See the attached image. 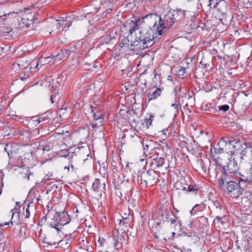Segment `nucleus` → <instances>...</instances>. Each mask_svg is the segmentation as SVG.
Here are the masks:
<instances>
[{"mask_svg":"<svg viewBox=\"0 0 252 252\" xmlns=\"http://www.w3.org/2000/svg\"><path fill=\"white\" fill-rule=\"evenodd\" d=\"M205 110L211 113H215L217 111V108L213 106L211 103H208L206 105Z\"/></svg>","mask_w":252,"mask_h":252,"instance_id":"obj_50","label":"nucleus"},{"mask_svg":"<svg viewBox=\"0 0 252 252\" xmlns=\"http://www.w3.org/2000/svg\"><path fill=\"white\" fill-rule=\"evenodd\" d=\"M194 74L196 79H205L208 77L209 72L206 69L199 67L195 69Z\"/></svg>","mask_w":252,"mask_h":252,"instance_id":"obj_21","label":"nucleus"},{"mask_svg":"<svg viewBox=\"0 0 252 252\" xmlns=\"http://www.w3.org/2000/svg\"><path fill=\"white\" fill-rule=\"evenodd\" d=\"M213 8H217L218 11L221 14L220 20L223 24H227L231 21L232 16L229 9V4L224 0H221L220 1H216L213 6Z\"/></svg>","mask_w":252,"mask_h":252,"instance_id":"obj_4","label":"nucleus"},{"mask_svg":"<svg viewBox=\"0 0 252 252\" xmlns=\"http://www.w3.org/2000/svg\"><path fill=\"white\" fill-rule=\"evenodd\" d=\"M219 83H220V89H223V87L225 86H227L228 85V84L229 83L227 81V80H219Z\"/></svg>","mask_w":252,"mask_h":252,"instance_id":"obj_56","label":"nucleus"},{"mask_svg":"<svg viewBox=\"0 0 252 252\" xmlns=\"http://www.w3.org/2000/svg\"><path fill=\"white\" fill-rule=\"evenodd\" d=\"M228 194L232 198H237L242 194L245 186H242L239 182L234 181L227 183L225 186Z\"/></svg>","mask_w":252,"mask_h":252,"instance_id":"obj_5","label":"nucleus"},{"mask_svg":"<svg viewBox=\"0 0 252 252\" xmlns=\"http://www.w3.org/2000/svg\"><path fill=\"white\" fill-rule=\"evenodd\" d=\"M229 161L227 162V165L224 167V169L227 170L229 174H237L239 169V165L238 163L237 158L236 157H231L229 158Z\"/></svg>","mask_w":252,"mask_h":252,"instance_id":"obj_8","label":"nucleus"},{"mask_svg":"<svg viewBox=\"0 0 252 252\" xmlns=\"http://www.w3.org/2000/svg\"><path fill=\"white\" fill-rule=\"evenodd\" d=\"M128 237L127 236V234L125 231L123 232L120 236H119V238L120 241L122 244H125V245L128 243V241L126 238Z\"/></svg>","mask_w":252,"mask_h":252,"instance_id":"obj_43","label":"nucleus"},{"mask_svg":"<svg viewBox=\"0 0 252 252\" xmlns=\"http://www.w3.org/2000/svg\"><path fill=\"white\" fill-rule=\"evenodd\" d=\"M203 0V2L204 4L210 7V8H213V7L211 6V2H212L213 1V0Z\"/></svg>","mask_w":252,"mask_h":252,"instance_id":"obj_60","label":"nucleus"},{"mask_svg":"<svg viewBox=\"0 0 252 252\" xmlns=\"http://www.w3.org/2000/svg\"><path fill=\"white\" fill-rule=\"evenodd\" d=\"M21 174L24 178H26L28 180H30V176L31 175H32V172L28 168L23 169V170L21 172Z\"/></svg>","mask_w":252,"mask_h":252,"instance_id":"obj_35","label":"nucleus"},{"mask_svg":"<svg viewBox=\"0 0 252 252\" xmlns=\"http://www.w3.org/2000/svg\"><path fill=\"white\" fill-rule=\"evenodd\" d=\"M144 41L140 37V36L137 34L133 41L130 43V45L133 48L132 50H142L145 49L148 45L146 43H144Z\"/></svg>","mask_w":252,"mask_h":252,"instance_id":"obj_11","label":"nucleus"},{"mask_svg":"<svg viewBox=\"0 0 252 252\" xmlns=\"http://www.w3.org/2000/svg\"><path fill=\"white\" fill-rule=\"evenodd\" d=\"M154 117H155L154 115L152 114H150L149 118H146L144 119V122L146 125V127L147 128L149 127V126L152 125Z\"/></svg>","mask_w":252,"mask_h":252,"instance_id":"obj_46","label":"nucleus"},{"mask_svg":"<svg viewBox=\"0 0 252 252\" xmlns=\"http://www.w3.org/2000/svg\"><path fill=\"white\" fill-rule=\"evenodd\" d=\"M56 80V83L55 86H51V87L50 88V90L52 94H58V90L57 88L60 86V83L57 81V80Z\"/></svg>","mask_w":252,"mask_h":252,"instance_id":"obj_51","label":"nucleus"},{"mask_svg":"<svg viewBox=\"0 0 252 252\" xmlns=\"http://www.w3.org/2000/svg\"><path fill=\"white\" fill-rule=\"evenodd\" d=\"M199 164L201 167L203 171L206 173L208 171L209 174V168L213 164H211L210 160L209 159L206 158L205 160H201L200 161Z\"/></svg>","mask_w":252,"mask_h":252,"instance_id":"obj_27","label":"nucleus"},{"mask_svg":"<svg viewBox=\"0 0 252 252\" xmlns=\"http://www.w3.org/2000/svg\"><path fill=\"white\" fill-rule=\"evenodd\" d=\"M209 200L212 202L213 205L216 207L217 210L220 211L221 210V205L220 202L215 197L209 199Z\"/></svg>","mask_w":252,"mask_h":252,"instance_id":"obj_33","label":"nucleus"},{"mask_svg":"<svg viewBox=\"0 0 252 252\" xmlns=\"http://www.w3.org/2000/svg\"><path fill=\"white\" fill-rule=\"evenodd\" d=\"M165 163L164 157H160L158 155H154L151 157V166L154 168L161 167Z\"/></svg>","mask_w":252,"mask_h":252,"instance_id":"obj_13","label":"nucleus"},{"mask_svg":"<svg viewBox=\"0 0 252 252\" xmlns=\"http://www.w3.org/2000/svg\"><path fill=\"white\" fill-rule=\"evenodd\" d=\"M162 90H163V87L160 88H158L157 85L154 86L151 91L148 94L149 101L155 100L158 97L161 95Z\"/></svg>","mask_w":252,"mask_h":252,"instance_id":"obj_14","label":"nucleus"},{"mask_svg":"<svg viewBox=\"0 0 252 252\" xmlns=\"http://www.w3.org/2000/svg\"><path fill=\"white\" fill-rule=\"evenodd\" d=\"M1 31L3 33H9L12 31V28L10 27H1Z\"/></svg>","mask_w":252,"mask_h":252,"instance_id":"obj_59","label":"nucleus"},{"mask_svg":"<svg viewBox=\"0 0 252 252\" xmlns=\"http://www.w3.org/2000/svg\"><path fill=\"white\" fill-rule=\"evenodd\" d=\"M39 64H40V66H42V62L41 59H38L37 60L32 61L30 64V69L32 70V69H37V70L39 69L38 68Z\"/></svg>","mask_w":252,"mask_h":252,"instance_id":"obj_28","label":"nucleus"},{"mask_svg":"<svg viewBox=\"0 0 252 252\" xmlns=\"http://www.w3.org/2000/svg\"><path fill=\"white\" fill-rule=\"evenodd\" d=\"M198 189L199 188L196 185H189L187 188V191L189 192H192L193 194L196 195L198 193Z\"/></svg>","mask_w":252,"mask_h":252,"instance_id":"obj_37","label":"nucleus"},{"mask_svg":"<svg viewBox=\"0 0 252 252\" xmlns=\"http://www.w3.org/2000/svg\"><path fill=\"white\" fill-rule=\"evenodd\" d=\"M213 151L215 154H220L222 152H223V148L220 147H214L213 148Z\"/></svg>","mask_w":252,"mask_h":252,"instance_id":"obj_58","label":"nucleus"},{"mask_svg":"<svg viewBox=\"0 0 252 252\" xmlns=\"http://www.w3.org/2000/svg\"><path fill=\"white\" fill-rule=\"evenodd\" d=\"M52 213L58 217L60 223L62 224V227L68 224L70 221V218L67 212H63L62 213H58L54 210L49 211L46 214V216L42 218V220L43 219H46L47 218H49Z\"/></svg>","mask_w":252,"mask_h":252,"instance_id":"obj_7","label":"nucleus"},{"mask_svg":"<svg viewBox=\"0 0 252 252\" xmlns=\"http://www.w3.org/2000/svg\"><path fill=\"white\" fill-rule=\"evenodd\" d=\"M159 177V174L153 169L143 172L140 176L141 187L146 188L154 186L157 183Z\"/></svg>","mask_w":252,"mask_h":252,"instance_id":"obj_3","label":"nucleus"},{"mask_svg":"<svg viewBox=\"0 0 252 252\" xmlns=\"http://www.w3.org/2000/svg\"><path fill=\"white\" fill-rule=\"evenodd\" d=\"M69 163L70 167H71V168L72 171H74V172H76V170L78 169V167L73 164L72 161L69 162Z\"/></svg>","mask_w":252,"mask_h":252,"instance_id":"obj_61","label":"nucleus"},{"mask_svg":"<svg viewBox=\"0 0 252 252\" xmlns=\"http://www.w3.org/2000/svg\"><path fill=\"white\" fill-rule=\"evenodd\" d=\"M57 21L58 22L57 23L58 28L59 27H60L61 26H64V27H66V28H69L71 25V22L68 23V22H70V20L68 21L67 18H66V20H58Z\"/></svg>","mask_w":252,"mask_h":252,"instance_id":"obj_34","label":"nucleus"},{"mask_svg":"<svg viewBox=\"0 0 252 252\" xmlns=\"http://www.w3.org/2000/svg\"><path fill=\"white\" fill-rule=\"evenodd\" d=\"M245 238L247 239L248 244L252 245V229H249L246 231Z\"/></svg>","mask_w":252,"mask_h":252,"instance_id":"obj_36","label":"nucleus"},{"mask_svg":"<svg viewBox=\"0 0 252 252\" xmlns=\"http://www.w3.org/2000/svg\"><path fill=\"white\" fill-rule=\"evenodd\" d=\"M59 243H60L62 246H64V249H67L69 246V242L65 241L64 240H61Z\"/></svg>","mask_w":252,"mask_h":252,"instance_id":"obj_55","label":"nucleus"},{"mask_svg":"<svg viewBox=\"0 0 252 252\" xmlns=\"http://www.w3.org/2000/svg\"><path fill=\"white\" fill-rule=\"evenodd\" d=\"M154 76L155 79H157L158 78L162 79L166 77L163 72H162L161 70L159 68H157L154 70Z\"/></svg>","mask_w":252,"mask_h":252,"instance_id":"obj_38","label":"nucleus"},{"mask_svg":"<svg viewBox=\"0 0 252 252\" xmlns=\"http://www.w3.org/2000/svg\"><path fill=\"white\" fill-rule=\"evenodd\" d=\"M212 59L210 56H204L200 62V63L201 64L204 69L206 70L210 69L211 68V65L212 64Z\"/></svg>","mask_w":252,"mask_h":252,"instance_id":"obj_23","label":"nucleus"},{"mask_svg":"<svg viewBox=\"0 0 252 252\" xmlns=\"http://www.w3.org/2000/svg\"><path fill=\"white\" fill-rule=\"evenodd\" d=\"M206 205L203 203H201L200 204H196L194 205V207L192 208L191 212L193 211H195L196 213V211H201L203 210L205 208Z\"/></svg>","mask_w":252,"mask_h":252,"instance_id":"obj_44","label":"nucleus"},{"mask_svg":"<svg viewBox=\"0 0 252 252\" xmlns=\"http://www.w3.org/2000/svg\"><path fill=\"white\" fill-rule=\"evenodd\" d=\"M172 13L175 22L178 21H182L183 22L184 14V10L178 8L175 10L172 9Z\"/></svg>","mask_w":252,"mask_h":252,"instance_id":"obj_25","label":"nucleus"},{"mask_svg":"<svg viewBox=\"0 0 252 252\" xmlns=\"http://www.w3.org/2000/svg\"><path fill=\"white\" fill-rule=\"evenodd\" d=\"M113 38L110 34H106L102 36L99 39V42L101 45L109 43Z\"/></svg>","mask_w":252,"mask_h":252,"instance_id":"obj_30","label":"nucleus"},{"mask_svg":"<svg viewBox=\"0 0 252 252\" xmlns=\"http://www.w3.org/2000/svg\"><path fill=\"white\" fill-rule=\"evenodd\" d=\"M218 109H219V110H220V111L226 112L229 110V105H228L227 104H224V105H223L221 106H219L218 107Z\"/></svg>","mask_w":252,"mask_h":252,"instance_id":"obj_53","label":"nucleus"},{"mask_svg":"<svg viewBox=\"0 0 252 252\" xmlns=\"http://www.w3.org/2000/svg\"><path fill=\"white\" fill-rule=\"evenodd\" d=\"M101 5L103 8L105 9L102 15L103 18H104L112 13L114 6V0H108L102 3Z\"/></svg>","mask_w":252,"mask_h":252,"instance_id":"obj_15","label":"nucleus"},{"mask_svg":"<svg viewBox=\"0 0 252 252\" xmlns=\"http://www.w3.org/2000/svg\"><path fill=\"white\" fill-rule=\"evenodd\" d=\"M225 215L222 214V215H218L216 217L215 220H216L217 222L220 223L221 225H224L225 223L224 220Z\"/></svg>","mask_w":252,"mask_h":252,"instance_id":"obj_41","label":"nucleus"},{"mask_svg":"<svg viewBox=\"0 0 252 252\" xmlns=\"http://www.w3.org/2000/svg\"><path fill=\"white\" fill-rule=\"evenodd\" d=\"M51 114L49 112H46L45 113L42 114L39 117V120H41V122L45 121L46 120L50 119L51 118Z\"/></svg>","mask_w":252,"mask_h":252,"instance_id":"obj_47","label":"nucleus"},{"mask_svg":"<svg viewBox=\"0 0 252 252\" xmlns=\"http://www.w3.org/2000/svg\"><path fill=\"white\" fill-rule=\"evenodd\" d=\"M91 112L92 113V115H93V116L94 117V119L95 121L100 120V121L99 122V123L100 124H102V115H96V114L94 112V111L93 109L92 110Z\"/></svg>","mask_w":252,"mask_h":252,"instance_id":"obj_52","label":"nucleus"},{"mask_svg":"<svg viewBox=\"0 0 252 252\" xmlns=\"http://www.w3.org/2000/svg\"><path fill=\"white\" fill-rule=\"evenodd\" d=\"M144 23L151 24L154 31H157L158 35L161 36L166 30L168 29L175 22L172 13V9L165 12L163 15L158 17L157 14H151L143 18Z\"/></svg>","mask_w":252,"mask_h":252,"instance_id":"obj_1","label":"nucleus"},{"mask_svg":"<svg viewBox=\"0 0 252 252\" xmlns=\"http://www.w3.org/2000/svg\"><path fill=\"white\" fill-rule=\"evenodd\" d=\"M150 24V25H149V29L140 30L138 33V35L144 41V43H146L148 46L152 45V42L154 38V34L155 33L156 35L158 34L157 31L154 30L153 26L151 24Z\"/></svg>","mask_w":252,"mask_h":252,"instance_id":"obj_6","label":"nucleus"},{"mask_svg":"<svg viewBox=\"0 0 252 252\" xmlns=\"http://www.w3.org/2000/svg\"><path fill=\"white\" fill-rule=\"evenodd\" d=\"M241 203L244 207H248L251 205V201L248 197L243 196L241 198Z\"/></svg>","mask_w":252,"mask_h":252,"instance_id":"obj_39","label":"nucleus"},{"mask_svg":"<svg viewBox=\"0 0 252 252\" xmlns=\"http://www.w3.org/2000/svg\"><path fill=\"white\" fill-rule=\"evenodd\" d=\"M57 154L59 155L60 157H66L68 156L69 152L67 149H64L61 148L59 150V152L56 153Z\"/></svg>","mask_w":252,"mask_h":252,"instance_id":"obj_48","label":"nucleus"},{"mask_svg":"<svg viewBox=\"0 0 252 252\" xmlns=\"http://www.w3.org/2000/svg\"><path fill=\"white\" fill-rule=\"evenodd\" d=\"M50 220L48 221V224L51 228H54L58 233L61 231L62 224L60 223L59 219L57 215L53 213L49 218Z\"/></svg>","mask_w":252,"mask_h":252,"instance_id":"obj_10","label":"nucleus"},{"mask_svg":"<svg viewBox=\"0 0 252 252\" xmlns=\"http://www.w3.org/2000/svg\"><path fill=\"white\" fill-rule=\"evenodd\" d=\"M195 12L189 10H184L183 22L187 23V25H191L194 20Z\"/></svg>","mask_w":252,"mask_h":252,"instance_id":"obj_17","label":"nucleus"},{"mask_svg":"<svg viewBox=\"0 0 252 252\" xmlns=\"http://www.w3.org/2000/svg\"><path fill=\"white\" fill-rule=\"evenodd\" d=\"M238 175H239L238 182L241 184L242 186H245V188L249 184H251V178L247 176L246 173L241 174V173H239Z\"/></svg>","mask_w":252,"mask_h":252,"instance_id":"obj_26","label":"nucleus"},{"mask_svg":"<svg viewBox=\"0 0 252 252\" xmlns=\"http://www.w3.org/2000/svg\"><path fill=\"white\" fill-rule=\"evenodd\" d=\"M240 142V139L238 136L234 135L233 136L222 137L220 139L218 144H225V145L229 144L233 147H235V145Z\"/></svg>","mask_w":252,"mask_h":252,"instance_id":"obj_9","label":"nucleus"},{"mask_svg":"<svg viewBox=\"0 0 252 252\" xmlns=\"http://www.w3.org/2000/svg\"><path fill=\"white\" fill-rule=\"evenodd\" d=\"M227 170L222 167L221 165L217 166L215 163L209 168V175L217 179L219 185L221 188L224 187L229 182H231V177L229 176Z\"/></svg>","mask_w":252,"mask_h":252,"instance_id":"obj_2","label":"nucleus"},{"mask_svg":"<svg viewBox=\"0 0 252 252\" xmlns=\"http://www.w3.org/2000/svg\"><path fill=\"white\" fill-rule=\"evenodd\" d=\"M138 22L139 21H130V27H127L128 29V32H127V33L126 35V36H127L128 37L129 35H131L134 32H135L137 30H139L140 29V24H138Z\"/></svg>","mask_w":252,"mask_h":252,"instance_id":"obj_20","label":"nucleus"},{"mask_svg":"<svg viewBox=\"0 0 252 252\" xmlns=\"http://www.w3.org/2000/svg\"><path fill=\"white\" fill-rule=\"evenodd\" d=\"M244 145L245 146L244 150H242L240 153L241 157L240 158L243 159V156H247L249 155L250 153V144L248 142H245L244 143Z\"/></svg>","mask_w":252,"mask_h":252,"instance_id":"obj_31","label":"nucleus"},{"mask_svg":"<svg viewBox=\"0 0 252 252\" xmlns=\"http://www.w3.org/2000/svg\"><path fill=\"white\" fill-rule=\"evenodd\" d=\"M247 176L251 178V183H252V167H251L248 172L246 173Z\"/></svg>","mask_w":252,"mask_h":252,"instance_id":"obj_63","label":"nucleus"},{"mask_svg":"<svg viewBox=\"0 0 252 252\" xmlns=\"http://www.w3.org/2000/svg\"><path fill=\"white\" fill-rule=\"evenodd\" d=\"M176 72L175 75L178 79L186 78L189 74V72L187 71V68L181 66L177 67Z\"/></svg>","mask_w":252,"mask_h":252,"instance_id":"obj_22","label":"nucleus"},{"mask_svg":"<svg viewBox=\"0 0 252 252\" xmlns=\"http://www.w3.org/2000/svg\"><path fill=\"white\" fill-rule=\"evenodd\" d=\"M105 182L104 178H103L102 180L96 178L93 183L92 188L94 191L100 192V195H101V192L105 190Z\"/></svg>","mask_w":252,"mask_h":252,"instance_id":"obj_12","label":"nucleus"},{"mask_svg":"<svg viewBox=\"0 0 252 252\" xmlns=\"http://www.w3.org/2000/svg\"><path fill=\"white\" fill-rule=\"evenodd\" d=\"M212 89L214 88L215 89H219L220 88V84L219 83V80H216V81H214L212 83Z\"/></svg>","mask_w":252,"mask_h":252,"instance_id":"obj_54","label":"nucleus"},{"mask_svg":"<svg viewBox=\"0 0 252 252\" xmlns=\"http://www.w3.org/2000/svg\"><path fill=\"white\" fill-rule=\"evenodd\" d=\"M30 9L27 8L25 9V13L23 15V16L25 17L26 19H28V21L31 22L32 24H33V21L37 19V16L38 14L35 11H31L30 12Z\"/></svg>","mask_w":252,"mask_h":252,"instance_id":"obj_18","label":"nucleus"},{"mask_svg":"<svg viewBox=\"0 0 252 252\" xmlns=\"http://www.w3.org/2000/svg\"><path fill=\"white\" fill-rule=\"evenodd\" d=\"M67 50H60L58 53L52 56V59L54 60L53 63L55 64L60 63L67 54Z\"/></svg>","mask_w":252,"mask_h":252,"instance_id":"obj_19","label":"nucleus"},{"mask_svg":"<svg viewBox=\"0 0 252 252\" xmlns=\"http://www.w3.org/2000/svg\"><path fill=\"white\" fill-rule=\"evenodd\" d=\"M130 45V43L129 38L127 36H125L122 40V41L119 43V49L120 51L126 52Z\"/></svg>","mask_w":252,"mask_h":252,"instance_id":"obj_24","label":"nucleus"},{"mask_svg":"<svg viewBox=\"0 0 252 252\" xmlns=\"http://www.w3.org/2000/svg\"><path fill=\"white\" fill-rule=\"evenodd\" d=\"M27 20L28 19H26L22 16L21 20L19 22V26L21 29L29 28L32 24V23Z\"/></svg>","mask_w":252,"mask_h":252,"instance_id":"obj_29","label":"nucleus"},{"mask_svg":"<svg viewBox=\"0 0 252 252\" xmlns=\"http://www.w3.org/2000/svg\"><path fill=\"white\" fill-rule=\"evenodd\" d=\"M50 144L51 145V150L55 153L58 152L60 149L66 146V145L63 143L62 140L58 138L52 140Z\"/></svg>","mask_w":252,"mask_h":252,"instance_id":"obj_16","label":"nucleus"},{"mask_svg":"<svg viewBox=\"0 0 252 252\" xmlns=\"http://www.w3.org/2000/svg\"><path fill=\"white\" fill-rule=\"evenodd\" d=\"M51 144H46L45 145H42L41 146V148H42V150L43 151H47V152H48L50 150H51Z\"/></svg>","mask_w":252,"mask_h":252,"instance_id":"obj_57","label":"nucleus"},{"mask_svg":"<svg viewBox=\"0 0 252 252\" xmlns=\"http://www.w3.org/2000/svg\"><path fill=\"white\" fill-rule=\"evenodd\" d=\"M113 239L114 241V247L115 249L118 250L122 246L123 244L120 240L119 235H114Z\"/></svg>","mask_w":252,"mask_h":252,"instance_id":"obj_32","label":"nucleus"},{"mask_svg":"<svg viewBox=\"0 0 252 252\" xmlns=\"http://www.w3.org/2000/svg\"><path fill=\"white\" fill-rule=\"evenodd\" d=\"M127 27H130V22H126L125 23L123 26L121 28V32L123 34V35H126L127 32H128V28Z\"/></svg>","mask_w":252,"mask_h":252,"instance_id":"obj_40","label":"nucleus"},{"mask_svg":"<svg viewBox=\"0 0 252 252\" xmlns=\"http://www.w3.org/2000/svg\"><path fill=\"white\" fill-rule=\"evenodd\" d=\"M22 135L25 136V138H23V140L26 142H27L31 140V133L28 131H23Z\"/></svg>","mask_w":252,"mask_h":252,"instance_id":"obj_49","label":"nucleus"},{"mask_svg":"<svg viewBox=\"0 0 252 252\" xmlns=\"http://www.w3.org/2000/svg\"><path fill=\"white\" fill-rule=\"evenodd\" d=\"M167 221L170 222L171 224H174L176 222V220L174 218L167 217Z\"/></svg>","mask_w":252,"mask_h":252,"instance_id":"obj_62","label":"nucleus"},{"mask_svg":"<svg viewBox=\"0 0 252 252\" xmlns=\"http://www.w3.org/2000/svg\"><path fill=\"white\" fill-rule=\"evenodd\" d=\"M129 219L126 218H124L122 217V219L119 220V222L118 224L121 226H126L127 227V225L129 224Z\"/></svg>","mask_w":252,"mask_h":252,"instance_id":"obj_45","label":"nucleus"},{"mask_svg":"<svg viewBox=\"0 0 252 252\" xmlns=\"http://www.w3.org/2000/svg\"><path fill=\"white\" fill-rule=\"evenodd\" d=\"M179 104V103H178V101L176 100L175 103H173L171 105V106L173 107L175 109H176L177 111L178 112Z\"/></svg>","mask_w":252,"mask_h":252,"instance_id":"obj_64","label":"nucleus"},{"mask_svg":"<svg viewBox=\"0 0 252 252\" xmlns=\"http://www.w3.org/2000/svg\"><path fill=\"white\" fill-rule=\"evenodd\" d=\"M31 204V203H29L26 206H25L23 208V214L26 219H29L31 215L30 211V207Z\"/></svg>","mask_w":252,"mask_h":252,"instance_id":"obj_42","label":"nucleus"}]
</instances>
